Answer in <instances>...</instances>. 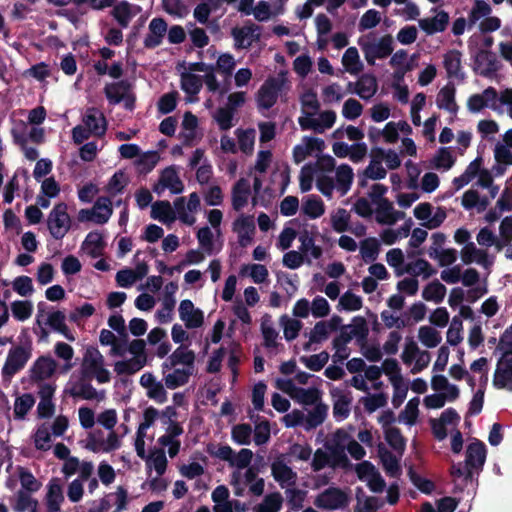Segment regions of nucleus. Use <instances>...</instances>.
<instances>
[{
    "label": "nucleus",
    "mask_w": 512,
    "mask_h": 512,
    "mask_svg": "<svg viewBox=\"0 0 512 512\" xmlns=\"http://www.w3.org/2000/svg\"><path fill=\"white\" fill-rule=\"evenodd\" d=\"M72 220L68 214V205L60 202L54 205L47 218V228L51 236L61 240L69 232Z\"/></svg>",
    "instance_id": "obj_1"
},
{
    "label": "nucleus",
    "mask_w": 512,
    "mask_h": 512,
    "mask_svg": "<svg viewBox=\"0 0 512 512\" xmlns=\"http://www.w3.org/2000/svg\"><path fill=\"white\" fill-rule=\"evenodd\" d=\"M285 82L286 78L283 72L276 77H268L257 92L256 101L258 108L265 110L272 108L276 104Z\"/></svg>",
    "instance_id": "obj_2"
},
{
    "label": "nucleus",
    "mask_w": 512,
    "mask_h": 512,
    "mask_svg": "<svg viewBox=\"0 0 512 512\" xmlns=\"http://www.w3.org/2000/svg\"><path fill=\"white\" fill-rule=\"evenodd\" d=\"M350 502L349 495L339 487H329L318 494L314 505L322 510L345 509Z\"/></svg>",
    "instance_id": "obj_3"
},
{
    "label": "nucleus",
    "mask_w": 512,
    "mask_h": 512,
    "mask_svg": "<svg viewBox=\"0 0 512 512\" xmlns=\"http://www.w3.org/2000/svg\"><path fill=\"white\" fill-rule=\"evenodd\" d=\"M31 357V351L19 345L9 350L5 364L2 368L4 379H10L22 370Z\"/></svg>",
    "instance_id": "obj_4"
},
{
    "label": "nucleus",
    "mask_w": 512,
    "mask_h": 512,
    "mask_svg": "<svg viewBox=\"0 0 512 512\" xmlns=\"http://www.w3.org/2000/svg\"><path fill=\"white\" fill-rule=\"evenodd\" d=\"M473 71L486 78H492L500 69L496 54L488 49H480L473 57Z\"/></svg>",
    "instance_id": "obj_5"
},
{
    "label": "nucleus",
    "mask_w": 512,
    "mask_h": 512,
    "mask_svg": "<svg viewBox=\"0 0 512 512\" xmlns=\"http://www.w3.org/2000/svg\"><path fill=\"white\" fill-rule=\"evenodd\" d=\"M493 385L497 389H506L512 392V353L503 352L497 362L494 372Z\"/></svg>",
    "instance_id": "obj_6"
},
{
    "label": "nucleus",
    "mask_w": 512,
    "mask_h": 512,
    "mask_svg": "<svg viewBox=\"0 0 512 512\" xmlns=\"http://www.w3.org/2000/svg\"><path fill=\"white\" fill-rule=\"evenodd\" d=\"M56 362L49 356H40L29 369L30 381L32 383L44 382L49 379L56 370Z\"/></svg>",
    "instance_id": "obj_7"
},
{
    "label": "nucleus",
    "mask_w": 512,
    "mask_h": 512,
    "mask_svg": "<svg viewBox=\"0 0 512 512\" xmlns=\"http://www.w3.org/2000/svg\"><path fill=\"white\" fill-rule=\"evenodd\" d=\"M102 365L104 358L99 350L94 347L88 348L83 357L81 380H90Z\"/></svg>",
    "instance_id": "obj_8"
},
{
    "label": "nucleus",
    "mask_w": 512,
    "mask_h": 512,
    "mask_svg": "<svg viewBox=\"0 0 512 512\" xmlns=\"http://www.w3.org/2000/svg\"><path fill=\"white\" fill-rule=\"evenodd\" d=\"M462 53L459 50L452 49L443 56V66L449 79L465 80V73L461 64Z\"/></svg>",
    "instance_id": "obj_9"
},
{
    "label": "nucleus",
    "mask_w": 512,
    "mask_h": 512,
    "mask_svg": "<svg viewBox=\"0 0 512 512\" xmlns=\"http://www.w3.org/2000/svg\"><path fill=\"white\" fill-rule=\"evenodd\" d=\"M167 32V23L161 17L153 18L149 24V33L144 39V47L154 49L158 47Z\"/></svg>",
    "instance_id": "obj_10"
},
{
    "label": "nucleus",
    "mask_w": 512,
    "mask_h": 512,
    "mask_svg": "<svg viewBox=\"0 0 512 512\" xmlns=\"http://www.w3.org/2000/svg\"><path fill=\"white\" fill-rule=\"evenodd\" d=\"M449 14L440 10L435 16L419 19L418 24L421 30L427 35H433L446 30L449 24Z\"/></svg>",
    "instance_id": "obj_11"
},
{
    "label": "nucleus",
    "mask_w": 512,
    "mask_h": 512,
    "mask_svg": "<svg viewBox=\"0 0 512 512\" xmlns=\"http://www.w3.org/2000/svg\"><path fill=\"white\" fill-rule=\"evenodd\" d=\"M486 446L480 440L471 442L466 449L465 464L468 468L482 469L486 460Z\"/></svg>",
    "instance_id": "obj_12"
},
{
    "label": "nucleus",
    "mask_w": 512,
    "mask_h": 512,
    "mask_svg": "<svg viewBox=\"0 0 512 512\" xmlns=\"http://www.w3.org/2000/svg\"><path fill=\"white\" fill-rule=\"evenodd\" d=\"M232 207L235 211H241L248 203L251 194L250 184L247 179L240 178L232 187Z\"/></svg>",
    "instance_id": "obj_13"
},
{
    "label": "nucleus",
    "mask_w": 512,
    "mask_h": 512,
    "mask_svg": "<svg viewBox=\"0 0 512 512\" xmlns=\"http://www.w3.org/2000/svg\"><path fill=\"white\" fill-rule=\"evenodd\" d=\"M375 204L377 205L376 221L379 224L393 225L398 219L404 217L403 212L394 210L392 202L388 199H383Z\"/></svg>",
    "instance_id": "obj_14"
},
{
    "label": "nucleus",
    "mask_w": 512,
    "mask_h": 512,
    "mask_svg": "<svg viewBox=\"0 0 512 512\" xmlns=\"http://www.w3.org/2000/svg\"><path fill=\"white\" fill-rule=\"evenodd\" d=\"M132 90V84L124 79L106 84L104 94L110 104L116 105L122 102L124 96Z\"/></svg>",
    "instance_id": "obj_15"
},
{
    "label": "nucleus",
    "mask_w": 512,
    "mask_h": 512,
    "mask_svg": "<svg viewBox=\"0 0 512 512\" xmlns=\"http://www.w3.org/2000/svg\"><path fill=\"white\" fill-rule=\"evenodd\" d=\"M456 88L453 83L449 82L442 87L437 95L436 104L439 109L446 110L451 114H456L458 105L455 101Z\"/></svg>",
    "instance_id": "obj_16"
},
{
    "label": "nucleus",
    "mask_w": 512,
    "mask_h": 512,
    "mask_svg": "<svg viewBox=\"0 0 512 512\" xmlns=\"http://www.w3.org/2000/svg\"><path fill=\"white\" fill-rule=\"evenodd\" d=\"M85 127L88 128L93 135L101 137L106 132V119L101 112L92 108L87 111L83 118Z\"/></svg>",
    "instance_id": "obj_17"
},
{
    "label": "nucleus",
    "mask_w": 512,
    "mask_h": 512,
    "mask_svg": "<svg viewBox=\"0 0 512 512\" xmlns=\"http://www.w3.org/2000/svg\"><path fill=\"white\" fill-rule=\"evenodd\" d=\"M378 454L386 474L390 477L400 476L401 466L398 458L383 444H379Z\"/></svg>",
    "instance_id": "obj_18"
},
{
    "label": "nucleus",
    "mask_w": 512,
    "mask_h": 512,
    "mask_svg": "<svg viewBox=\"0 0 512 512\" xmlns=\"http://www.w3.org/2000/svg\"><path fill=\"white\" fill-rule=\"evenodd\" d=\"M48 512H59L64 500L62 486L58 478H52L48 484L46 495Z\"/></svg>",
    "instance_id": "obj_19"
},
{
    "label": "nucleus",
    "mask_w": 512,
    "mask_h": 512,
    "mask_svg": "<svg viewBox=\"0 0 512 512\" xmlns=\"http://www.w3.org/2000/svg\"><path fill=\"white\" fill-rule=\"evenodd\" d=\"M159 179L162 190L168 188L173 194H180L184 189V185L174 166H169L162 170Z\"/></svg>",
    "instance_id": "obj_20"
},
{
    "label": "nucleus",
    "mask_w": 512,
    "mask_h": 512,
    "mask_svg": "<svg viewBox=\"0 0 512 512\" xmlns=\"http://www.w3.org/2000/svg\"><path fill=\"white\" fill-rule=\"evenodd\" d=\"M105 242L103 235L98 231L89 232L83 241L81 248L84 249L92 258L102 255Z\"/></svg>",
    "instance_id": "obj_21"
},
{
    "label": "nucleus",
    "mask_w": 512,
    "mask_h": 512,
    "mask_svg": "<svg viewBox=\"0 0 512 512\" xmlns=\"http://www.w3.org/2000/svg\"><path fill=\"white\" fill-rule=\"evenodd\" d=\"M505 144L497 143L494 149V157L497 163L503 165H512V129L504 134Z\"/></svg>",
    "instance_id": "obj_22"
},
{
    "label": "nucleus",
    "mask_w": 512,
    "mask_h": 512,
    "mask_svg": "<svg viewBox=\"0 0 512 512\" xmlns=\"http://www.w3.org/2000/svg\"><path fill=\"white\" fill-rule=\"evenodd\" d=\"M151 217L163 223L175 221L176 214L167 200H159L152 204Z\"/></svg>",
    "instance_id": "obj_23"
},
{
    "label": "nucleus",
    "mask_w": 512,
    "mask_h": 512,
    "mask_svg": "<svg viewBox=\"0 0 512 512\" xmlns=\"http://www.w3.org/2000/svg\"><path fill=\"white\" fill-rule=\"evenodd\" d=\"M355 93L362 99H369L377 90V81L373 75L363 74L355 84Z\"/></svg>",
    "instance_id": "obj_24"
},
{
    "label": "nucleus",
    "mask_w": 512,
    "mask_h": 512,
    "mask_svg": "<svg viewBox=\"0 0 512 512\" xmlns=\"http://www.w3.org/2000/svg\"><path fill=\"white\" fill-rule=\"evenodd\" d=\"M302 211L311 219H317L325 213L324 202L319 196L311 195L302 204Z\"/></svg>",
    "instance_id": "obj_25"
},
{
    "label": "nucleus",
    "mask_w": 512,
    "mask_h": 512,
    "mask_svg": "<svg viewBox=\"0 0 512 512\" xmlns=\"http://www.w3.org/2000/svg\"><path fill=\"white\" fill-rule=\"evenodd\" d=\"M342 64L347 72L356 75L363 69L358 50L355 47H349L342 57Z\"/></svg>",
    "instance_id": "obj_26"
},
{
    "label": "nucleus",
    "mask_w": 512,
    "mask_h": 512,
    "mask_svg": "<svg viewBox=\"0 0 512 512\" xmlns=\"http://www.w3.org/2000/svg\"><path fill=\"white\" fill-rule=\"evenodd\" d=\"M191 375L192 371L189 368H176L172 373H169L164 377L165 386L171 390L176 389L187 384Z\"/></svg>",
    "instance_id": "obj_27"
},
{
    "label": "nucleus",
    "mask_w": 512,
    "mask_h": 512,
    "mask_svg": "<svg viewBox=\"0 0 512 512\" xmlns=\"http://www.w3.org/2000/svg\"><path fill=\"white\" fill-rule=\"evenodd\" d=\"M35 404V398L31 393H24L18 396L14 402V418L16 420L25 419L28 412Z\"/></svg>",
    "instance_id": "obj_28"
},
{
    "label": "nucleus",
    "mask_w": 512,
    "mask_h": 512,
    "mask_svg": "<svg viewBox=\"0 0 512 512\" xmlns=\"http://www.w3.org/2000/svg\"><path fill=\"white\" fill-rule=\"evenodd\" d=\"M380 252V242L375 237H369L361 241L360 253L366 263L377 259Z\"/></svg>",
    "instance_id": "obj_29"
},
{
    "label": "nucleus",
    "mask_w": 512,
    "mask_h": 512,
    "mask_svg": "<svg viewBox=\"0 0 512 512\" xmlns=\"http://www.w3.org/2000/svg\"><path fill=\"white\" fill-rule=\"evenodd\" d=\"M201 76L186 72L181 75V89L190 96H196L202 89Z\"/></svg>",
    "instance_id": "obj_30"
},
{
    "label": "nucleus",
    "mask_w": 512,
    "mask_h": 512,
    "mask_svg": "<svg viewBox=\"0 0 512 512\" xmlns=\"http://www.w3.org/2000/svg\"><path fill=\"white\" fill-rule=\"evenodd\" d=\"M146 365V360L131 358L128 360L117 361L114 365V371L118 375H132L141 370Z\"/></svg>",
    "instance_id": "obj_31"
},
{
    "label": "nucleus",
    "mask_w": 512,
    "mask_h": 512,
    "mask_svg": "<svg viewBox=\"0 0 512 512\" xmlns=\"http://www.w3.org/2000/svg\"><path fill=\"white\" fill-rule=\"evenodd\" d=\"M385 440L388 445L396 452L402 454L406 447V439L401 430L397 427H388L385 429Z\"/></svg>",
    "instance_id": "obj_32"
},
{
    "label": "nucleus",
    "mask_w": 512,
    "mask_h": 512,
    "mask_svg": "<svg viewBox=\"0 0 512 512\" xmlns=\"http://www.w3.org/2000/svg\"><path fill=\"white\" fill-rule=\"evenodd\" d=\"M404 271L413 276L423 275L424 278H429L436 273L432 265L422 258L417 259L415 262L408 263Z\"/></svg>",
    "instance_id": "obj_33"
},
{
    "label": "nucleus",
    "mask_w": 512,
    "mask_h": 512,
    "mask_svg": "<svg viewBox=\"0 0 512 512\" xmlns=\"http://www.w3.org/2000/svg\"><path fill=\"white\" fill-rule=\"evenodd\" d=\"M445 294L446 287L438 280H434L427 284L422 291V297L426 301H434L435 303L442 302Z\"/></svg>",
    "instance_id": "obj_34"
},
{
    "label": "nucleus",
    "mask_w": 512,
    "mask_h": 512,
    "mask_svg": "<svg viewBox=\"0 0 512 512\" xmlns=\"http://www.w3.org/2000/svg\"><path fill=\"white\" fill-rule=\"evenodd\" d=\"M292 399L303 405H315L321 399V391L315 387L308 389L298 387Z\"/></svg>",
    "instance_id": "obj_35"
},
{
    "label": "nucleus",
    "mask_w": 512,
    "mask_h": 512,
    "mask_svg": "<svg viewBox=\"0 0 512 512\" xmlns=\"http://www.w3.org/2000/svg\"><path fill=\"white\" fill-rule=\"evenodd\" d=\"M69 394L74 398H81L85 400H93L98 398L97 390L85 380L75 383L74 386L69 390Z\"/></svg>",
    "instance_id": "obj_36"
},
{
    "label": "nucleus",
    "mask_w": 512,
    "mask_h": 512,
    "mask_svg": "<svg viewBox=\"0 0 512 512\" xmlns=\"http://www.w3.org/2000/svg\"><path fill=\"white\" fill-rule=\"evenodd\" d=\"M282 504V495L279 492H273L264 497L263 501L255 508V512H279Z\"/></svg>",
    "instance_id": "obj_37"
},
{
    "label": "nucleus",
    "mask_w": 512,
    "mask_h": 512,
    "mask_svg": "<svg viewBox=\"0 0 512 512\" xmlns=\"http://www.w3.org/2000/svg\"><path fill=\"white\" fill-rule=\"evenodd\" d=\"M418 338L427 348L438 346L442 340L441 334L431 326H421L418 331Z\"/></svg>",
    "instance_id": "obj_38"
},
{
    "label": "nucleus",
    "mask_w": 512,
    "mask_h": 512,
    "mask_svg": "<svg viewBox=\"0 0 512 512\" xmlns=\"http://www.w3.org/2000/svg\"><path fill=\"white\" fill-rule=\"evenodd\" d=\"M408 477L412 484L422 493L430 495L434 489L435 484L432 480L421 477L414 469L413 465L408 467Z\"/></svg>",
    "instance_id": "obj_39"
},
{
    "label": "nucleus",
    "mask_w": 512,
    "mask_h": 512,
    "mask_svg": "<svg viewBox=\"0 0 512 512\" xmlns=\"http://www.w3.org/2000/svg\"><path fill=\"white\" fill-rule=\"evenodd\" d=\"M353 170L347 164L340 165L336 170V181L338 189L342 194H346L353 182Z\"/></svg>",
    "instance_id": "obj_40"
},
{
    "label": "nucleus",
    "mask_w": 512,
    "mask_h": 512,
    "mask_svg": "<svg viewBox=\"0 0 512 512\" xmlns=\"http://www.w3.org/2000/svg\"><path fill=\"white\" fill-rule=\"evenodd\" d=\"M272 476L279 483H287L296 478V473L282 461H275L271 466Z\"/></svg>",
    "instance_id": "obj_41"
},
{
    "label": "nucleus",
    "mask_w": 512,
    "mask_h": 512,
    "mask_svg": "<svg viewBox=\"0 0 512 512\" xmlns=\"http://www.w3.org/2000/svg\"><path fill=\"white\" fill-rule=\"evenodd\" d=\"M38 502L36 499L32 498L29 493L24 490H19L16 494V502L13 506L14 511L16 512H25L30 510V512H37Z\"/></svg>",
    "instance_id": "obj_42"
},
{
    "label": "nucleus",
    "mask_w": 512,
    "mask_h": 512,
    "mask_svg": "<svg viewBox=\"0 0 512 512\" xmlns=\"http://www.w3.org/2000/svg\"><path fill=\"white\" fill-rule=\"evenodd\" d=\"M112 16L122 28H127L132 18L131 5L127 1H121L114 6Z\"/></svg>",
    "instance_id": "obj_43"
},
{
    "label": "nucleus",
    "mask_w": 512,
    "mask_h": 512,
    "mask_svg": "<svg viewBox=\"0 0 512 512\" xmlns=\"http://www.w3.org/2000/svg\"><path fill=\"white\" fill-rule=\"evenodd\" d=\"M235 133L238 138L239 149L244 154H251L253 152L254 143H255V130L254 129L242 130V129L238 128L235 131Z\"/></svg>",
    "instance_id": "obj_44"
},
{
    "label": "nucleus",
    "mask_w": 512,
    "mask_h": 512,
    "mask_svg": "<svg viewBox=\"0 0 512 512\" xmlns=\"http://www.w3.org/2000/svg\"><path fill=\"white\" fill-rule=\"evenodd\" d=\"M455 163V158L453 157L450 148L441 147L438 149L436 155L432 159V165L435 169H450Z\"/></svg>",
    "instance_id": "obj_45"
},
{
    "label": "nucleus",
    "mask_w": 512,
    "mask_h": 512,
    "mask_svg": "<svg viewBox=\"0 0 512 512\" xmlns=\"http://www.w3.org/2000/svg\"><path fill=\"white\" fill-rule=\"evenodd\" d=\"M491 6L484 0H475L474 5L468 15V25L472 27L480 18L487 17L491 13Z\"/></svg>",
    "instance_id": "obj_46"
},
{
    "label": "nucleus",
    "mask_w": 512,
    "mask_h": 512,
    "mask_svg": "<svg viewBox=\"0 0 512 512\" xmlns=\"http://www.w3.org/2000/svg\"><path fill=\"white\" fill-rule=\"evenodd\" d=\"M329 354L326 351H322L319 354L311 356H301L300 362L303 363L309 370L320 371L328 362Z\"/></svg>",
    "instance_id": "obj_47"
},
{
    "label": "nucleus",
    "mask_w": 512,
    "mask_h": 512,
    "mask_svg": "<svg viewBox=\"0 0 512 512\" xmlns=\"http://www.w3.org/2000/svg\"><path fill=\"white\" fill-rule=\"evenodd\" d=\"M159 161V154L157 151L145 152L137 160L136 165L140 173L148 174L151 172Z\"/></svg>",
    "instance_id": "obj_48"
},
{
    "label": "nucleus",
    "mask_w": 512,
    "mask_h": 512,
    "mask_svg": "<svg viewBox=\"0 0 512 512\" xmlns=\"http://www.w3.org/2000/svg\"><path fill=\"white\" fill-rule=\"evenodd\" d=\"M328 406L323 403H316L312 411L306 417L309 428H316L321 425L327 416Z\"/></svg>",
    "instance_id": "obj_49"
},
{
    "label": "nucleus",
    "mask_w": 512,
    "mask_h": 512,
    "mask_svg": "<svg viewBox=\"0 0 512 512\" xmlns=\"http://www.w3.org/2000/svg\"><path fill=\"white\" fill-rule=\"evenodd\" d=\"M283 265L289 269H298L303 263L311 264V259L301 251H289L283 256Z\"/></svg>",
    "instance_id": "obj_50"
},
{
    "label": "nucleus",
    "mask_w": 512,
    "mask_h": 512,
    "mask_svg": "<svg viewBox=\"0 0 512 512\" xmlns=\"http://www.w3.org/2000/svg\"><path fill=\"white\" fill-rule=\"evenodd\" d=\"M349 326L351 330L348 332L352 335L353 338L355 337L358 342L366 341L369 334V329L364 317L355 316L352 319V324Z\"/></svg>",
    "instance_id": "obj_51"
},
{
    "label": "nucleus",
    "mask_w": 512,
    "mask_h": 512,
    "mask_svg": "<svg viewBox=\"0 0 512 512\" xmlns=\"http://www.w3.org/2000/svg\"><path fill=\"white\" fill-rule=\"evenodd\" d=\"M195 361V353L192 350H186L183 346L178 347L171 354L172 365H185L189 369L193 368Z\"/></svg>",
    "instance_id": "obj_52"
},
{
    "label": "nucleus",
    "mask_w": 512,
    "mask_h": 512,
    "mask_svg": "<svg viewBox=\"0 0 512 512\" xmlns=\"http://www.w3.org/2000/svg\"><path fill=\"white\" fill-rule=\"evenodd\" d=\"M235 112L227 107H219L213 115L214 120L221 131H227L232 128Z\"/></svg>",
    "instance_id": "obj_53"
},
{
    "label": "nucleus",
    "mask_w": 512,
    "mask_h": 512,
    "mask_svg": "<svg viewBox=\"0 0 512 512\" xmlns=\"http://www.w3.org/2000/svg\"><path fill=\"white\" fill-rule=\"evenodd\" d=\"M232 439L239 445H249L251 443L252 427L250 424H237L232 428Z\"/></svg>",
    "instance_id": "obj_54"
},
{
    "label": "nucleus",
    "mask_w": 512,
    "mask_h": 512,
    "mask_svg": "<svg viewBox=\"0 0 512 512\" xmlns=\"http://www.w3.org/2000/svg\"><path fill=\"white\" fill-rule=\"evenodd\" d=\"M178 92L171 91L162 95L157 103L159 113L166 115L173 112L177 106Z\"/></svg>",
    "instance_id": "obj_55"
},
{
    "label": "nucleus",
    "mask_w": 512,
    "mask_h": 512,
    "mask_svg": "<svg viewBox=\"0 0 512 512\" xmlns=\"http://www.w3.org/2000/svg\"><path fill=\"white\" fill-rule=\"evenodd\" d=\"M428 255L432 259H437L440 266H448L453 264L457 260V251L453 248L442 249L436 251L433 248L432 251H428Z\"/></svg>",
    "instance_id": "obj_56"
},
{
    "label": "nucleus",
    "mask_w": 512,
    "mask_h": 512,
    "mask_svg": "<svg viewBox=\"0 0 512 512\" xmlns=\"http://www.w3.org/2000/svg\"><path fill=\"white\" fill-rule=\"evenodd\" d=\"M19 479L22 486L21 490H24L27 493L37 492L41 487V483L29 470L25 468H20Z\"/></svg>",
    "instance_id": "obj_57"
},
{
    "label": "nucleus",
    "mask_w": 512,
    "mask_h": 512,
    "mask_svg": "<svg viewBox=\"0 0 512 512\" xmlns=\"http://www.w3.org/2000/svg\"><path fill=\"white\" fill-rule=\"evenodd\" d=\"M13 317L19 321H25L31 317L33 305L30 301L17 300L11 304Z\"/></svg>",
    "instance_id": "obj_58"
},
{
    "label": "nucleus",
    "mask_w": 512,
    "mask_h": 512,
    "mask_svg": "<svg viewBox=\"0 0 512 512\" xmlns=\"http://www.w3.org/2000/svg\"><path fill=\"white\" fill-rule=\"evenodd\" d=\"M382 372L390 377L392 383L403 382L401 368L394 358H387L383 361Z\"/></svg>",
    "instance_id": "obj_59"
},
{
    "label": "nucleus",
    "mask_w": 512,
    "mask_h": 512,
    "mask_svg": "<svg viewBox=\"0 0 512 512\" xmlns=\"http://www.w3.org/2000/svg\"><path fill=\"white\" fill-rule=\"evenodd\" d=\"M128 183V179L125 176V173L122 171L115 172L113 176L109 179V182L106 186V190L108 193L115 195L117 193H121Z\"/></svg>",
    "instance_id": "obj_60"
},
{
    "label": "nucleus",
    "mask_w": 512,
    "mask_h": 512,
    "mask_svg": "<svg viewBox=\"0 0 512 512\" xmlns=\"http://www.w3.org/2000/svg\"><path fill=\"white\" fill-rule=\"evenodd\" d=\"M351 399L346 395H340L333 404V415L337 420H344L350 414Z\"/></svg>",
    "instance_id": "obj_61"
},
{
    "label": "nucleus",
    "mask_w": 512,
    "mask_h": 512,
    "mask_svg": "<svg viewBox=\"0 0 512 512\" xmlns=\"http://www.w3.org/2000/svg\"><path fill=\"white\" fill-rule=\"evenodd\" d=\"M381 21V14L375 9L367 10L359 21L358 28L365 31L376 27Z\"/></svg>",
    "instance_id": "obj_62"
},
{
    "label": "nucleus",
    "mask_w": 512,
    "mask_h": 512,
    "mask_svg": "<svg viewBox=\"0 0 512 512\" xmlns=\"http://www.w3.org/2000/svg\"><path fill=\"white\" fill-rule=\"evenodd\" d=\"M271 438L270 423L268 420H263L260 423H256L254 429V442L256 445H264Z\"/></svg>",
    "instance_id": "obj_63"
},
{
    "label": "nucleus",
    "mask_w": 512,
    "mask_h": 512,
    "mask_svg": "<svg viewBox=\"0 0 512 512\" xmlns=\"http://www.w3.org/2000/svg\"><path fill=\"white\" fill-rule=\"evenodd\" d=\"M342 308L346 311H357L362 308V298L351 291H346L339 301Z\"/></svg>",
    "instance_id": "obj_64"
}]
</instances>
